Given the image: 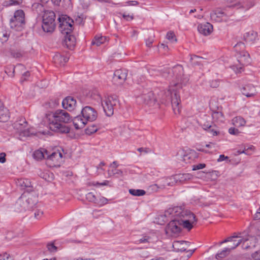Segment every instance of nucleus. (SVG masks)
<instances>
[{
	"mask_svg": "<svg viewBox=\"0 0 260 260\" xmlns=\"http://www.w3.org/2000/svg\"><path fill=\"white\" fill-rule=\"evenodd\" d=\"M165 216L172 218L167 228V232L177 234L181 232V226L191 230L197 224L196 215L190 211L181 207L170 208L165 211Z\"/></svg>",
	"mask_w": 260,
	"mask_h": 260,
	"instance_id": "nucleus-1",
	"label": "nucleus"
},
{
	"mask_svg": "<svg viewBox=\"0 0 260 260\" xmlns=\"http://www.w3.org/2000/svg\"><path fill=\"white\" fill-rule=\"evenodd\" d=\"M72 117L64 110H57L53 113L46 114L49 128L55 132L66 134L70 128L64 124L72 121Z\"/></svg>",
	"mask_w": 260,
	"mask_h": 260,
	"instance_id": "nucleus-2",
	"label": "nucleus"
},
{
	"mask_svg": "<svg viewBox=\"0 0 260 260\" xmlns=\"http://www.w3.org/2000/svg\"><path fill=\"white\" fill-rule=\"evenodd\" d=\"M180 101V96L177 90L172 88V85L169 87L167 91L165 92L162 98V103L166 104L171 103L172 109L175 114L180 113L181 110L179 106Z\"/></svg>",
	"mask_w": 260,
	"mask_h": 260,
	"instance_id": "nucleus-3",
	"label": "nucleus"
},
{
	"mask_svg": "<svg viewBox=\"0 0 260 260\" xmlns=\"http://www.w3.org/2000/svg\"><path fill=\"white\" fill-rule=\"evenodd\" d=\"M171 69L172 78L176 79V82L173 85L176 88H182L185 85L188 81L187 77H184L183 68L181 65H176Z\"/></svg>",
	"mask_w": 260,
	"mask_h": 260,
	"instance_id": "nucleus-4",
	"label": "nucleus"
},
{
	"mask_svg": "<svg viewBox=\"0 0 260 260\" xmlns=\"http://www.w3.org/2000/svg\"><path fill=\"white\" fill-rule=\"evenodd\" d=\"M55 14L52 11H46L43 16L42 27L47 32H52L55 28Z\"/></svg>",
	"mask_w": 260,
	"mask_h": 260,
	"instance_id": "nucleus-5",
	"label": "nucleus"
},
{
	"mask_svg": "<svg viewBox=\"0 0 260 260\" xmlns=\"http://www.w3.org/2000/svg\"><path fill=\"white\" fill-rule=\"evenodd\" d=\"M118 102V101L116 95L108 96L102 101V106L107 116H111L113 115L115 107Z\"/></svg>",
	"mask_w": 260,
	"mask_h": 260,
	"instance_id": "nucleus-6",
	"label": "nucleus"
},
{
	"mask_svg": "<svg viewBox=\"0 0 260 260\" xmlns=\"http://www.w3.org/2000/svg\"><path fill=\"white\" fill-rule=\"evenodd\" d=\"M234 50L237 53L238 61L243 65H245L249 62V54L245 50L244 43L240 42L234 46Z\"/></svg>",
	"mask_w": 260,
	"mask_h": 260,
	"instance_id": "nucleus-7",
	"label": "nucleus"
},
{
	"mask_svg": "<svg viewBox=\"0 0 260 260\" xmlns=\"http://www.w3.org/2000/svg\"><path fill=\"white\" fill-rule=\"evenodd\" d=\"M25 14L22 10L15 12L13 17L10 20V25L11 28L19 29L25 23Z\"/></svg>",
	"mask_w": 260,
	"mask_h": 260,
	"instance_id": "nucleus-8",
	"label": "nucleus"
},
{
	"mask_svg": "<svg viewBox=\"0 0 260 260\" xmlns=\"http://www.w3.org/2000/svg\"><path fill=\"white\" fill-rule=\"evenodd\" d=\"M59 22V27L62 34L66 31H72L73 29L74 21L67 15H62L58 18Z\"/></svg>",
	"mask_w": 260,
	"mask_h": 260,
	"instance_id": "nucleus-9",
	"label": "nucleus"
},
{
	"mask_svg": "<svg viewBox=\"0 0 260 260\" xmlns=\"http://www.w3.org/2000/svg\"><path fill=\"white\" fill-rule=\"evenodd\" d=\"M137 98L146 104L151 105L156 102V98L154 93L149 89H144L142 93L138 95Z\"/></svg>",
	"mask_w": 260,
	"mask_h": 260,
	"instance_id": "nucleus-10",
	"label": "nucleus"
},
{
	"mask_svg": "<svg viewBox=\"0 0 260 260\" xmlns=\"http://www.w3.org/2000/svg\"><path fill=\"white\" fill-rule=\"evenodd\" d=\"M210 108L212 111L213 119L217 122H223L224 120V117L222 112V107L218 106L215 102H211L210 103Z\"/></svg>",
	"mask_w": 260,
	"mask_h": 260,
	"instance_id": "nucleus-11",
	"label": "nucleus"
},
{
	"mask_svg": "<svg viewBox=\"0 0 260 260\" xmlns=\"http://www.w3.org/2000/svg\"><path fill=\"white\" fill-rule=\"evenodd\" d=\"M82 116L84 118L86 121H93L98 116L96 110L91 107L85 106L81 111Z\"/></svg>",
	"mask_w": 260,
	"mask_h": 260,
	"instance_id": "nucleus-12",
	"label": "nucleus"
},
{
	"mask_svg": "<svg viewBox=\"0 0 260 260\" xmlns=\"http://www.w3.org/2000/svg\"><path fill=\"white\" fill-rule=\"evenodd\" d=\"M242 239H239L238 241H235L233 245H229L226 248H225L221 252L217 253L216 255V258H223L226 256L230 253L231 250L234 249L238 246L242 242Z\"/></svg>",
	"mask_w": 260,
	"mask_h": 260,
	"instance_id": "nucleus-13",
	"label": "nucleus"
},
{
	"mask_svg": "<svg viewBox=\"0 0 260 260\" xmlns=\"http://www.w3.org/2000/svg\"><path fill=\"white\" fill-rule=\"evenodd\" d=\"M15 208L18 212L29 210L26 202L25 193L22 194L17 200L15 205Z\"/></svg>",
	"mask_w": 260,
	"mask_h": 260,
	"instance_id": "nucleus-14",
	"label": "nucleus"
},
{
	"mask_svg": "<svg viewBox=\"0 0 260 260\" xmlns=\"http://www.w3.org/2000/svg\"><path fill=\"white\" fill-rule=\"evenodd\" d=\"M72 31H66V35L63 42V45L66 46L69 49H72L76 43V39L74 36L71 34Z\"/></svg>",
	"mask_w": 260,
	"mask_h": 260,
	"instance_id": "nucleus-15",
	"label": "nucleus"
},
{
	"mask_svg": "<svg viewBox=\"0 0 260 260\" xmlns=\"http://www.w3.org/2000/svg\"><path fill=\"white\" fill-rule=\"evenodd\" d=\"M198 157V155L197 153L195 151L191 150L188 153L181 156L178 159L185 164H189L194 161Z\"/></svg>",
	"mask_w": 260,
	"mask_h": 260,
	"instance_id": "nucleus-16",
	"label": "nucleus"
},
{
	"mask_svg": "<svg viewBox=\"0 0 260 260\" xmlns=\"http://www.w3.org/2000/svg\"><path fill=\"white\" fill-rule=\"evenodd\" d=\"M243 39L246 42L252 44L258 40V34L253 30H249L244 34Z\"/></svg>",
	"mask_w": 260,
	"mask_h": 260,
	"instance_id": "nucleus-17",
	"label": "nucleus"
},
{
	"mask_svg": "<svg viewBox=\"0 0 260 260\" xmlns=\"http://www.w3.org/2000/svg\"><path fill=\"white\" fill-rule=\"evenodd\" d=\"M76 104V100L72 96H67L62 102V106L65 109L72 111Z\"/></svg>",
	"mask_w": 260,
	"mask_h": 260,
	"instance_id": "nucleus-18",
	"label": "nucleus"
},
{
	"mask_svg": "<svg viewBox=\"0 0 260 260\" xmlns=\"http://www.w3.org/2000/svg\"><path fill=\"white\" fill-rule=\"evenodd\" d=\"M199 32L204 36L210 35L213 30V26L210 23L200 24L198 26Z\"/></svg>",
	"mask_w": 260,
	"mask_h": 260,
	"instance_id": "nucleus-19",
	"label": "nucleus"
},
{
	"mask_svg": "<svg viewBox=\"0 0 260 260\" xmlns=\"http://www.w3.org/2000/svg\"><path fill=\"white\" fill-rule=\"evenodd\" d=\"M62 157V153L58 151L57 152H53L51 154L48 152L46 159L48 161H52L53 162L52 165L56 166L57 165V162L59 160L61 159Z\"/></svg>",
	"mask_w": 260,
	"mask_h": 260,
	"instance_id": "nucleus-20",
	"label": "nucleus"
},
{
	"mask_svg": "<svg viewBox=\"0 0 260 260\" xmlns=\"http://www.w3.org/2000/svg\"><path fill=\"white\" fill-rule=\"evenodd\" d=\"M127 72L123 70H117L114 73L113 79L114 81H118L119 83H122L126 79Z\"/></svg>",
	"mask_w": 260,
	"mask_h": 260,
	"instance_id": "nucleus-21",
	"label": "nucleus"
},
{
	"mask_svg": "<svg viewBox=\"0 0 260 260\" xmlns=\"http://www.w3.org/2000/svg\"><path fill=\"white\" fill-rule=\"evenodd\" d=\"M202 126L204 129L207 131L213 136H217L219 134L218 127L209 122H204L202 124Z\"/></svg>",
	"mask_w": 260,
	"mask_h": 260,
	"instance_id": "nucleus-22",
	"label": "nucleus"
},
{
	"mask_svg": "<svg viewBox=\"0 0 260 260\" xmlns=\"http://www.w3.org/2000/svg\"><path fill=\"white\" fill-rule=\"evenodd\" d=\"M72 121L75 128L77 129L83 128L87 122L84 118H82L80 115H78L73 119L72 118Z\"/></svg>",
	"mask_w": 260,
	"mask_h": 260,
	"instance_id": "nucleus-23",
	"label": "nucleus"
},
{
	"mask_svg": "<svg viewBox=\"0 0 260 260\" xmlns=\"http://www.w3.org/2000/svg\"><path fill=\"white\" fill-rule=\"evenodd\" d=\"M17 185L20 187L22 189H26L27 191L31 190L32 187L31 182L28 179L20 178L16 182Z\"/></svg>",
	"mask_w": 260,
	"mask_h": 260,
	"instance_id": "nucleus-24",
	"label": "nucleus"
},
{
	"mask_svg": "<svg viewBox=\"0 0 260 260\" xmlns=\"http://www.w3.org/2000/svg\"><path fill=\"white\" fill-rule=\"evenodd\" d=\"M68 60V57L64 56L59 53H56L53 57V61L56 64L64 65Z\"/></svg>",
	"mask_w": 260,
	"mask_h": 260,
	"instance_id": "nucleus-25",
	"label": "nucleus"
},
{
	"mask_svg": "<svg viewBox=\"0 0 260 260\" xmlns=\"http://www.w3.org/2000/svg\"><path fill=\"white\" fill-rule=\"evenodd\" d=\"M241 92L247 97H251L255 94L254 87L251 85H245L242 88Z\"/></svg>",
	"mask_w": 260,
	"mask_h": 260,
	"instance_id": "nucleus-26",
	"label": "nucleus"
},
{
	"mask_svg": "<svg viewBox=\"0 0 260 260\" xmlns=\"http://www.w3.org/2000/svg\"><path fill=\"white\" fill-rule=\"evenodd\" d=\"M188 242L184 241H175L173 244L174 250L177 252H184L186 250V248L183 246L184 244L187 245Z\"/></svg>",
	"mask_w": 260,
	"mask_h": 260,
	"instance_id": "nucleus-27",
	"label": "nucleus"
},
{
	"mask_svg": "<svg viewBox=\"0 0 260 260\" xmlns=\"http://www.w3.org/2000/svg\"><path fill=\"white\" fill-rule=\"evenodd\" d=\"M48 155V151L43 149L41 150H36L33 154L34 158L37 160H40L43 158H46Z\"/></svg>",
	"mask_w": 260,
	"mask_h": 260,
	"instance_id": "nucleus-28",
	"label": "nucleus"
},
{
	"mask_svg": "<svg viewBox=\"0 0 260 260\" xmlns=\"http://www.w3.org/2000/svg\"><path fill=\"white\" fill-rule=\"evenodd\" d=\"M27 122L24 118H21L16 121L14 124V127L18 130L22 132L23 129L26 128Z\"/></svg>",
	"mask_w": 260,
	"mask_h": 260,
	"instance_id": "nucleus-29",
	"label": "nucleus"
},
{
	"mask_svg": "<svg viewBox=\"0 0 260 260\" xmlns=\"http://www.w3.org/2000/svg\"><path fill=\"white\" fill-rule=\"evenodd\" d=\"M25 199L29 210L31 209L37 203L36 197L30 194H25Z\"/></svg>",
	"mask_w": 260,
	"mask_h": 260,
	"instance_id": "nucleus-30",
	"label": "nucleus"
},
{
	"mask_svg": "<svg viewBox=\"0 0 260 260\" xmlns=\"http://www.w3.org/2000/svg\"><path fill=\"white\" fill-rule=\"evenodd\" d=\"M233 124L236 127H241L245 126L246 124V120L241 116H236L232 120Z\"/></svg>",
	"mask_w": 260,
	"mask_h": 260,
	"instance_id": "nucleus-31",
	"label": "nucleus"
},
{
	"mask_svg": "<svg viewBox=\"0 0 260 260\" xmlns=\"http://www.w3.org/2000/svg\"><path fill=\"white\" fill-rule=\"evenodd\" d=\"M106 41L107 38L106 37L96 35L94 37L91 44L93 45H95L97 46H99L104 43Z\"/></svg>",
	"mask_w": 260,
	"mask_h": 260,
	"instance_id": "nucleus-32",
	"label": "nucleus"
},
{
	"mask_svg": "<svg viewBox=\"0 0 260 260\" xmlns=\"http://www.w3.org/2000/svg\"><path fill=\"white\" fill-rule=\"evenodd\" d=\"M160 75L166 79H171L173 77L170 68H164L160 70Z\"/></svg>",
	"mask_w": 260,
	"mask_h": 260,
	"instance_id": "nucleus-33",
	"label": "nucleus"
},
{
	"mask_svg": "<svg viewBox=\"0 0 260 260\" xmlns=\"http://www.w3.org/2000/svg\"><path fill=\"white\" fill-rule=\"evenodd\" d=\"M9 118L8 110L6 108H2L0 110V122H6Z\"/></svg>",
	"mask_w": 260,
	"mask_h": 260,
	"instance_id": "nucleus-34",
	"label": "nucleus"
},
{
	"mask_svg": "<svg viewBox=\"0 0 260 260\" xmlns=\"http://www.w3.org/2000/svg\"><path fill=\"white\" fill-rule=\"evenodd\" d=\"M10 36L8 31L2 29L0 30V40L2 43L6 42L8 41Z\"/></svg>",
	"mask_w": 260,
	"mask_h": 260,
	"instance_id": "nucleus-35",
	"label": "nucleus"
},
{
	"mask_svg": "<svg viewBox=\"0 0 260 260\" xmlns=\"http://www.w3.org/2000/svg\"><path fill=\"white\" fill-rule=\"evenodd\" d=\"M129 192L134 196H142L145 194L146 191L143 189H129Z\"/></svg>",
	"mask_w": 260,
	"mask_h": 260,
	"instance_id": "nucleus-36",
	"label": "nucleus"
},
{
	"mask_svg": "<svg viewBox=\"0 0 260 260\" xmlns=\"http://www.w3.org/2000/svg\"><path fill=\"white\" fill-rule=\"evenodd\" d=\"M86 199L90 202H92L95 204H99V201L97 199L95 195L92 192H88L86 195Z\"/></svg>",
	"mask_w": 260,
	"mask_h": 260,
	"instance_id": "nucleus-37",
	"label": "nucleus"
},
{
	"mask_svg": "<svg viewBox=\"0 0 260 260\" xmlns=\"http://www.w3.org/2000/svg\"><path fill=\"white\" fill-rule=\"evenodd\" d=\"M192 175L190 174H182L178 175V179L180 181H185L191 179Z\"/></svg>",
	"mask_w": 260,
	"mask_h": 260,
	"instance_id": "nucleus-38",
	"label": "nucleus"
},
{
	"mask_svg": "<svg viewBox=\"0 0 260 260\" xmlns=\"http://www.w3.org/2000/svg\"><path fill=\"white\" fill-rule=\"evenodd\" d=\"M108 174L110 176L117 175L118 176H121L123 174V172L121 170L115 168L111 171H108Z\"/></svg>",
	"mask_w": 260,
	"mask_h": 260,
	"instance_id": "nucleus-39",
	"label": "nucleus"
},
{
	"mask_svg": "<svg viewBox=\"0 0 260 260\" xmlns=\"http://www.w3.org/2000/svg\"><path fill=\"white\" fill-rule=\"evenodd\" d=\"M239 238V236H237L236 233H234L232 236L229 237L227 238L226 239H225V240H224L223 241L220 242L219 243V245H221L223 243H226L228 242H230V241H233V240L234 238Z\"/></svg>",
	"mask_w": 260,
	"mask_h": 260,
	"instance_id": "nucleus-40",
	"label": "nucleus"
},
{
	"mask_svg": "<svg viewBox=\"0 0 260 260\" xmlns=\"http://www.w3.org/2000/svg\"><path fill=\"white\" fill-rule=\"evenodd\" d=\"M47 247L48 250L51 252H55L57 250V247L54 245L53 243H48Z\"/></svg>",
	"mask_w": 260,
	"mask_h": 260,
	"instance_id": "nucleus-41",
	"label": "nucleus"
},
{
	"mask_svg": "<svg viewBox=\"0 0 260 260\" xmlns=\"http://www.w3.org/2000/svg\"><path fill=\"white\" fill-rule=\"evenodd\" d=\"M98 131V128L95 125H92L90 126H88V128L86 130V132L88 134H91L96 132Z\"/></svg>",
	"mask_w": 260,
	"mask_h": 260,
	"instance_id": "nucleus-42",
	"label": "nucleus"
},
{
	"mask_svg": "<svg viewBox=\"0 0 260 260\" xmlns=\"http://www.w3.org/2000/svg\"><path fill=\"white\" fill-rule=\"evenodd\" d=\"M210 86L212 88H217L219 86L220 80L218 79L213 80L210 82Z\"/></svg>",
	"mask_w": 260,
	"mask_h": 260,
	"instance_id": "nucleus-43",
	"label": "nucleus"
},
{
	"mask_svg": "<svg viewBox=\"0 0 260 260\" xmlns=\"http://www.w3.org/2000/svg\"><path fill=\"white\" fill-rule=\"evenodd\" d=\"M167 38L172 41H177V39L175 38V35L173 31H169L167 33L166 36Z\"/></svg>",
	"mask_w": 260,
	"mask_h": 260,
	"instance_id": "nucleus-44",
	"label": "nucleus"
},
{
	"mask_svg": "<svg viewBox=\"0 0 260 260\" xmlns=\"http://www.w3.org/2000/svg\"><path fill=\"white\" fill-rule=\"evenodd\" d=\"M206 167L205 164H199L197 165H194L192 166V168L193 171L198 170L200 169H202Z\"/></svg>",
	"mask_w": 260,
	"mask_h": 260,
	"instance_id": "nucleus-45",
	"label": "nucleus"
},
{
	"mask_svg": "<svg viewBox=\"0 0 260 260\" xmlns=\"http://www.w3.org/2000/svg\"><path fill=\"white\" fill-rule=\"evenodd\" d=\"M30 76V73L28 71L25 72L21 77L20 82L23 83V82L27 80L28 78Z\"/></svg>",
	"mask_w": 260,
	"mask_h": 260,
	"instance_id": "nucleus-46",
	"label": "nucleus"
},
{
	"mask_svg": "<svg viewBox=\"0 0 260 260\" xmlns=\"http://www.w3.org/2000/svg\"><path fill=\"white\" fill-rule=\"evenodd\" d=\"M229 133L231 135L238 136L240 132L237 128L231 127L229 129Z\"/></svg>",
	"mask_w": 260,
	"mask_h": 260,
	"instance_id": "nucleus-47",
	"label": "nucleus"
},
{
	"mask_svg": "<svg viewBox=\"0 0 260 260\" xmlns=\"http://www.w3.org/2000/svg\"><path fill=\"white\" fill-rule=\"evenodd\" d=\"M251 257L254 260H260V249L253 253Z\"/></svg>",
	"mask_w": 260,
	"mask_h": 260,
	"instance_id": "nucleus-48",
	"label": "nucleus"
},
{
	"mask_svg": "<svg viewBox=\"0 0 260 260\" xmlns=\"http://www.w3.org/2000/svg\"><path fill=\"white\" fill-rule=\"evenodd\" d=\"M137 150L138 151H139L140 153H143L144 154L148 153H149L151 152V149H149V148H146V147L139 148H138Z\"/></svg>",
	"mask_w": 260,
	"mask_h": 260,
	"instance_id": "nucleus-49",
	"label": "nucleus"
},
{
	"mask_svg": "<svg viewBox=\"0 0 260 260\" xmlns=\"http://www.w3.org/2000/svg\"><path fill=\"white\" fill-rule=\"evenodd\" d=\"M23 0H9V3L8 5H19L21 4Z\"/></svg>",
	"mask_w": 260,
	"mask_h": 260,
	"instance_id": "nucleus-50",
	"label": "nucleus"
},
{
	"mask_svg": "<svg viewBox=\"0 0 260 260\" xmlns=\"http://www.w3.org/2000/svg\"><path fill=\"white\" fill-rule=\"evenodd\" d=\"M11 53L15 58H19L22 56L21 52L18 51L12 50Z\"/></svg>",
	"mask_w": 260,
	"mask_h": 260,
	"instance_id": "nucleus-51",
	"label": "nucleus"
},
{
	"mask_svg": "<svg viewBox=\"0 0 260 260\" xmlns=\"http://www.w3.org/2000/svg\"><path fill=\"white\" fill-rule=\"evenodd\" d=\"M43 212L40 210H37L35 211L34 214H35V217L37 218V219H39L40 218L41 216L43 215Z\"/></svg>",
	"mask_w": 260,
	"mask_h": 260,
	"instance_id": "nucleus-52",
	"label": "nucleus"
},
{
	"mask_svg": "<svg viewBox=\"0 0 260 260\" xmlns=\"http://www.w3.org/2000/svg\"><path fill=\"white\" fill-rule=\"evenodd\" d=\"M0 260H11L9 257V255L7 253H5L3 255H0Z\"/></svg>",
	"mask_w": 260,
	"mask_h": 260,
	"instance_id": "nucleus-53",
	"label": "nucleus"
},
{
	"mask_svg": "<svg viewBox=\"0 0 260 260\" xmlns=\"http://www.w3.org/2000/svg\"><path fill=\"white\" fill-rule=\"evenodd\" d=\"M6 154L4 152L0 153V162L4 163L6 162Z\"/></svg>",
	"mask_w": 260,
	"mask_h": 260,
	"instance_id": "nucleus-54",
	"label": "nucleus"
},
{
	"mask_svg": "<svg viewBox=\"0 0 260 260\" xmlns=\"http://www.w3.org/2000/svg\"><path fill=\"white\" fill-rule=\"evenodd\" d=\"M107 201H108V200L106 198L102 197L100 199V201H99L98 204L104 205L107 203Z\"/></svg>",
	"mask_w": 260,
	"mask_h": 260,
	"instance_id": "nucleus-55",
	"label": "nucleus"
},
{
	"mask_svg": "<svg viewBox=\"0 0 260 260\" xmlns=\"http://www.w3.org/2000/svg\"><path fill=\"white\" fill-rule=\"evenodd\" d=\"M228 159H229V157L228 156H225L223 154H221L219 155V158L217 159V161L218 162H220V161H223L224 160Z\"/></svg>",
	"mask_w": 260,
	"mask_h": 260,
	"instance_id": "nucleus-56",
	"label": "nucleus"
},
{
	"mask_svg": "<svg viewBox=\"0 0 260 260\" xmlns=\"http://www.w3.org/2000/svg\"><path fill=\"white\" fill-rule=\"evenodd\" d=\"M109 183V181L108 180H105L103 182L99 183L96 182V184H94V185H98L101 186H104V185H108Z\"/></svg>",
	"mask_w": 260,
	"mask_h": 260,
	"instance_id": "nucleus-57",
	"label": "nucleus"
},
{
	"mask_svg": "<svg viewBox=\"0 0 260 260\" xmlns=\"http://www.w3.org/2000/svg\"><path fill=\"white\" fill-rule=\"evenodd\" d=\"M153 41V40L150 39H148L146 40V44L147 46H148V47H150L152 45Z\"/></svg>",
	"mask_w": 260,
	"mask_h": 260,
	"instance_id": "nucleus-58",
	"label": "nucleus"
},
{
	"mask_svg": "<svg viewBox=\"0 0 260 260\" xmlns=\"http://www.w3.org/2000/svg\"><path fill=\"white\" fill-rule=\"evenodd\" d=\"M201 57H200L199 56L196 55H190V60L192 61L194 58H198L200 59Z\"/></svg>",
	"mask_w": 260,
	"mask_h": 260,
	"instance_id": "nucleus-59",
	"label": "nucleus"
},
{
	"mask_svg": "<svg viewBox=\"0 0 260 260\" xmlns=\"http://www.w3.org/2000/svg\"><path fill=\"white\" fill-rule=\"evenodd\" d=\"M255 218L260 219V208L258 209L257 212L256 213Z\"/></svg>",
	"mask_w": 260,
	"mask_h": 260,
	"instance_id": "nucleus-60",
	"label": "nucleus"
},
{
	"mask_svg": "<svg viewBox=\"0 0 260 260\" xmlns=\"http://www.w3.org/2000/svg\"><path fill=\"white\" fill-rule=\"evenodd\" d=\"M140 243H144L147 242V239L145 237L142 238L139 240Z\"/></svg>",
	"mask_w": 260,
	"mask_h": 260,
	"instance_id": "nucleus-61",
	"label": "nucleus"
},
{
	"mask_svg": "<svg viewBox=\"0 0 260 260\" xmlns=\"http://www.w3.org/2000/svg\"><path fill=\"white\" fill-rule=\"evenodd\" d=\"M53 3L56 5H59L61 2V0H51Z\"/></svg>",
	"mask_w": 260,
	"mask_h": 260,
	"instance_id": "nucleus-62",
	"label": "nucleus"
},
{
	"mask_svg": "<svg viewBox=\"0 0 260 260\" xmlns=\"http://www.w3.org/2000/svg\"><path fill=\"white\" fill-rule=\"evenodd\" d=\"M105 163L104 162H103V161H102V162H100V164H99V166L97 167V168H98V169H100H100H101L102 170V168H101V167H102V166H105Z\"/></svg>",
	"mask_w": 260,
	"mask_h": 260,
	"instance_id": "nucleus-63",
	"label": "nucleus"
},
{
	"mask_svg": "<svg viewBox=\"0 0 260 260\" xmlns=\"http://www.w3.org/2000/svg\"><path fill=\"white\" fill-rule=\"evenodd\" d=\"M256 171H257V172L258 173L260 174V162L259 163V164L257 166Z\"/></svg>",
	"mask_w": 260,
	"mask_h": 260,
	"instance_id": "nucleus-64",
	"label": "nucleus"
}]
</instances>
